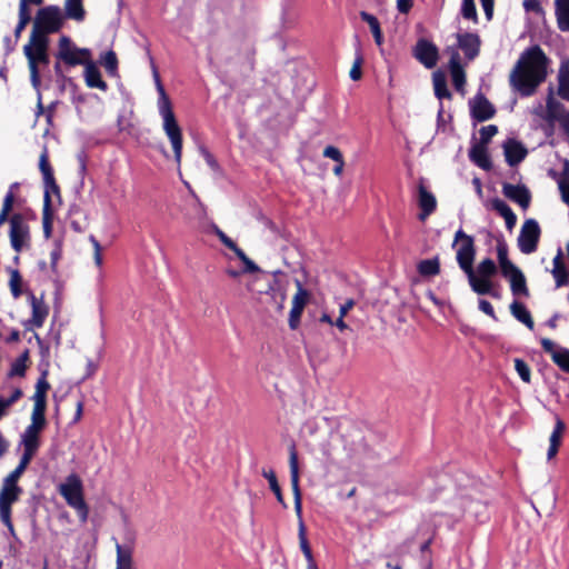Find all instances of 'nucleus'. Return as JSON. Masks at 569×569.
<instances>
[{
	"label": "nucleus",
	"mask_w": 569,
	"mask_h": 569,
	"mask_svg": "<svg viewBox=\"0 0 569 569\" xmlns=\"http://www.w3.org/2000/svg\"><path fill=\"white\" fill-rule=\"evenodd\" d=\"M49 40L29 39V42L23 47V53L26 58L29 60V56L34 60L36 66L38 63L47 64L49 63V54L48 50Z\"/></svg>",
	"instance_id": "obj_14"
},
{
	"label": "nucleus",
	"mask_w": 569,
	"mask_h": 569,
	"mask_svg": "<svg viewBox=\"0 0 569 569\" xmlns=\"http://www.w3.org/2000/svg\"><path fill=\"white\" fill-rule=\"evenodd\" d=\"M8 271L10 272L9 286H10L11 293L14 298H19L22 293L21 286H20V282H21L20 272L18 269H11V268H8Z\"/></svg>",
	"instance_id": "obj_48"
},
{
	"label": "nucleus",
	"mask_w": 569,
	"mask_h": 569,
	"mask_svg": "<svg viewBox=\"0 0 569 569\" xmlns=\"http://www.w3.org/2000/svg\"><path fill=\"white\" fill-rule=\"evenodd\" d=\"M508 280L510 282L511 293L515 297H529V289L523 272H519V274L513 276Z\"/></svg>",
	"instance_id": "obj_35"
},
{
	"label": "nucleus",
	"mask_w": 569,
	"mask_h": 569,
	"mask_svg": "<svg viewBox=\"0 0 569 569\" xmlns=\"http://www.w3.org/2000/svg\"><path fill=\"white\" fill-rule=\"evenodd\" d=\"M468 104L473 122H485L496 114V108L481 92L471 98Z\"/></svg>",
	"instance_id": "obj_9"
},
{
	"label": "nucleus",
	"mask_w": 569,
	"mask_h": 569,
	"mask_svg": "<svg viewBox=\"0 0 569 569\" xmlns=\"http://www.w3.org/2000/svg\"><path fill=\"white\" fill-rule=\"evenodd\" d=\"M497 258L499 266H501L505 262H508L510 259L508 258V244L505 240V237L502 233H500L497 238Z\"/></svg>",
	"instance_id": "obj_51"
},
{
	"label": "nucleus",
	"mask_w": 569,
	"mask_h": 569,
	"mask_svg": "<svg viewBox=\"0 0 569 569\" xmlns=\"http://www.w3.org/2000/svg\"><path fill=\"white\" fill-rule=\"evenodd\" d=\"M59 492L67 503L78 511L81 519L86 520L88 517V506L83 498L81 479L76 473L69 475L66 481L60 485Z\"/></svg>",
	"instance_id": "obj_3"
},
{
	"label": "nucleus",
	"mask_w": 569,
	"mask_h": 569,
	"mask_svg": "<svg viewBox=\"0 0 569 569\" xmlns=\"http://www.w3.org/2000/svg\"><path fill=\"white\" fill-rule=\"evenodd\" d=\"M21 493L22 488L18 485V481L4 478L0 491V503L13 505L19 500Z\"/></svg>",
	"instance_id": "obj_22"
},
{
	"label": "nucleus",
	"mask_w": 569,
	"mask_h": 569,
	"mask_svg": "<svg viewBox=\"0 0 569 569\" xmlns=\"http://www.w3.org/2000/svg\"><path fill=\"white\" fill-rule=\"evenodd\" d=\"M478 308H479L480 311H482L483 313L489 316L491 319H493L495 321H498V317H497V315L495 312V309H493L492 305L488 300L479 299Z\"/></svg>",
	"instance_id": "obj_64"
},
{
	"label": "nucleus",
	"mask_w": 569,
	"mask_h": 569,
	"mask_svg": "<svg viewBox=\"0 0 569 569\" xmlns=\"http://www.w3.org/2000/svg\"><path fill=\"white\" fill-rule=\"evenodd\" d=\"M200 154L203 157L208 167L214 172H221V167L214 156L203 146L199 148Z\"/></svg>",
	"instance_id": "obj_55"
},
{
	"label": "nucleus",
	"mask_w": 569,
	"mask_h": 569,
	"mask_svg": "<svg viewBox=\"0 0 569 569\" xmlns=\"http://www.w3.org/2000/svg\"><path fill=\"white\" fill-rule=\"evenodd\" d=\"M116 569H133V547L132 543L116 542Z\"/></svg>",
	"instance_id": "obj_23"
},
{
	"label": "nucleus",
	"mask_w": 569,
	"mask_h": 569,
	"mask_svg": "<svg viewBox=\"0 0 569 569\" xmlns=\"http://www.w3.org/2000/svg\"><path fill=\"white\" fill-rule=\"evenodd\" d=\"M262 476L268 480L269 482V487L271 489V491L274 493L278 502L283 507V508H287V503L283 499V496H282V492H281V488L278 483V480H277V477H276V473L272 469H269V470H266L263 469L262 470Z\"/></svg>",
	"instance_id": "obj_37"
},
{
	"label": "nucleus",
	"mask_w": 569,
	"mask_h": 569,
	"mask_svg": "<svg viewBox=\"0 0 569 569\" xmlns=\"http://www.w3.org/2000/svg\"><path fill=\"white\" fill-rule=\"evenodd\" d=\"M418 272L422 277H432L440 272L439 258L421 260L417 266Z\"/></svg>",
	"instance_id": "obj_36"
},
{
	"label": "nucleus",
	"mask_w": 569,
	"mask_h": 569,
	"mask_svg": "<svg viewBox=\"0 0 569 569\" xmlns=\"http://www.w3.org/2000/svg\"><path fill=\"white\" fill-rule=\"evenodd\" d=\"M510 312L519 322L523 323L528 329H533L535 322L532 320L531 313L522 302L513 300L510 305Z\"/></svg>",
	"instance_id": "obj_28"
},
{
	"label": "nucleus",
	"mask_w": 569,
	"mask_h": 569,
	"mask_svg": "<svg viewBox=\"0 0 569 569\" xmlns=\"http://www.w3.org/2000/svg\"><path fill=\"white\" fill-rule=\"evenodd\" d=\"M31 14L29 10H24V6L22 8H19V21L14 28V39L16 41L19 40L21 32L26 28V26L30 22Z\"/></svg>",
	"instance_id": "obj_49"
},
{
	"label": "nucleus",
	"mask_w": 569,
	"mask_h": 569,
	"mask_svg": "<svg viewBox=\"0 0 569 569\" xmlns=\"http://www.w3.org/2000/svg\"><path fill=\"white\" fill-rule=\"evenodd\" d=\"M548 58L538 44L527 48L510 74V84L522 97L531 96L547 76Z\"/></svg>",
	"instance_id": "obj_1"
},
{
	"label": "nucleus",
	"mask_w": 569,
	"mask_h": 569,
	"mask_svg": "<svg viewBox=\"0 0 569 569\" xmlns=\"http://www.w3.org/2000/svg\"><path fill=\"white\" fill-rule=\"evenodd\" d=\"M551 273L555 278L556 288L565 287L569 284V270L563 268L552 269Z\"/></svg>",
	"instance_id": "obj_54"
},
{
	"label": "nucleus",
	"mask_w": 569,
	"mask_h": 569,
	"mask_svg": "<svg viewBox=\"0 0 569 569\" xmlns=\"http://www.w3.org/2000/svg\"><path fill=\"white\" fill-rule=\"evenodd\" d=\"M46 409L47 405L44 403H34L32 417H31V425L29 427H34V429H38L41 431V429L46 426Z\"/></svg>",
	"instance_id": "obj_41"
},
{
	"label": "nucleus",
	"mask_w": 569,
	"mask_h": 569,
	"mask_svg": "<svg viewBox=\"0 0 569 569\" xmlns=\"http://www.w3.org/2000/svg\"><path fill=\"white\" fill-rule=\"evenodd\" d=\"M83 77L89 88H97L102 91L108 90L107 82L102 80L100 70L91 59L84 64Z\"/></svg>",
	"instance_id": "obj_21"
},
{
	"label": "nucleus",
	"mask_w": 569,
	"mask_h": 569,
	"mask_svg": "<svg viewBox=\"0 0 569 569\" xmlns=\"http://www.w3.org/2000/svg\"><path fill=\"white\" fill-rule=\"evenodd\" d=\"M559 88L558 94L569 101V67L567 64H562L559 69Z\"/></svg>",
	"instance_id": "obj_38"
},
{
	"label": "nucleus",
	"mask_w": 569,
	"mask_h": 569,
	"mask_svg": "<svg viewBox=\"0 0 569 569\" xmlns=\"http://www.w3.org/2000/svg\"><path fill=\"white\" fill-rule=\"evenodd\" d=\"M360 18L362 21L368 23V26L372 32V36L375 38V42L378 46H381L382 41H383V37H382L380 22H379L378 18L367 11H361Z\"/></svg>",
	"instance_id": "obj_34"
},
{
	"label": "nucleus",
	"mask_w": 569,
	"mask_h": 569,
	"mask_svg": "<svg viewBox=\"0 0 569 569\" xmlns=\"http://www.w3.org/2000/svg\"><path fill=\"white\" fill-rule=\"evenodd\" d=\"M491 206L492 209L496 210L503 219L515 213L509 204L500 198H493L491 200Z\"/></svg>",
	"instance_id": "obj_53"
},
{
	"label": "nucleus",
	"mask_w": 569,
	"mask_h": 569,
	"mask_svg": "<svg viewBox=\"0 0 569 569\" xmlns=\"http://www.w3.org/2000/svg\"><path fill=\"white\" fill-rule=\"evenodd\" d=\"M499 267H500L502 277H505L506 279H510L513 276L519 274V272H522L511 260L502 263Z\"/></svg>",
	"instance_id": "obj_61"
},
{
	"label": "nucleus",
	"mask_w": 569,
	"mask_h": 569,
	"mask_svg": "<svg viewBox=\"0 0 569 569\" xmlns=\"http://www.w3.org/2000/svg\"><path fill=\"white\" fill-rule=\"evenodd\" d=\"M150 62H151V68H152V77H153L156 89H157V92L159 96L158 103H157L158 108L170 106L171 104L170 98L168 97V94L166 92V89L160 79L159 71H158V69L154 64L153 58L151 56H150Z\"/></svg>",
	"instance_id": "obj_32"
},
{
	"label": "nucleus",
	"mask_w": 569,
	"mask_h": 569,
	"mask_svg": "<svg viewBox=\"0 0 569 569\" xmlns=\"http://www.w3.org/2000/svg\"><path fill=\"white\" fill-rule=\"evenodd\" d=\"M28 297L32 308V318L24 321L23 326L27 330L32 329V327L40 328L46 321L49 309L42 300L37 299L33 292H29Z\"/></svg>",
	"instance_id": "obj_16"
},
{
	"label": "nucleus",
	"mask_w": 569,
	"mask_h": 569,
	"mask_svg": "<svg viewBox=\"0 0 569 569\" xmlns=\"http://www.w3.org/2000/svg\"><path fill=\"white\" fill-rule=\"evenodd\" d=\"M322 154L325 158H329L335 162H340L341 160H343L341 151L335 146H327Z\"/></svg>",
	"instance_id": "obj_63"
},
{
	"label": "nucleus",
	"mask_w": 569,
	"mask_h": 569,
	"mask_svg": "<svg viewBox=\"0 0 569 569\" xmlns=\"http://www.w3.org/2000/svg\"><path fill=\"white\" fill-rule=\"evenodd\" d=\"M461 16L465 19L472 20L473 22H478V14H477L475 0H462Z\"/></svg>",
	"instance_id": "obj_50"
},
{
	"label": "nucleus",
	"mask_w": 569,
	"mask_h": 569,
	"mask_svg": "<svg viewBox=\"0 0 569 569\" xmlns=\"http://www.w3.org/2000/svg\"><path fill=\"white\" fill-rule=\"evenodd\" d=\"M32 458H33L32 455L22 452V456L20 458L18 466L6 478H11V480L18 481L19 478L24 472V470L27 469V467L30 463Z\"/></svg>",
	"instance_id": "obj_44"
},
{
	"label": "nucleus",
	"mask_w": 569,
	"mask_h": 569,
	"mask_svg": "<svg viewBox=\"0 0 569 569\" xmlns=\"http://www.w3.org/2000/svg\"><path fill=\"white\" fill-rule=\"evenodd\" d=\"M502 192L508 199L518 203L525 210L530 206L531 193L525 184H511L506 182L502 186Z\"/></svg>",
	"instance_id": "obj_15"
},
{
	"label": "nucleus",
	"mask_w": 569,
	"mask_h": 569,
	"mask_svg": "<svg viewBox=\"0 0 569 569\" xmlns=\"http://www.w3.org/2000/svg\"><path fill=\"white\" fill-rule=\"evenodd\" d=\"M29 70H30V81L32 87L37 90L38 94L40 93V76H39V69L36 66L34 60L29 56Z\"/></svg>",
	"instance_id": "obj_58"
},
{
	"label": "nucleus",
	"mask_w": 569,
	"mask_h": 569,
	"mask_svg": "<svg viewBox=\"0 0 569 569\" xmlns=\"http://www.w3.org/2000/svg\"><path fill=\"white\" fill-rule=\"evenodd\" d=\"M39 169L43 177V182L53 183V170L48 161L47 151H44L39 160Z\"/></svg>",
	"instance_id": "obj_47"
},
{
	"label": "nucleus",
	"mask_w": 569,
	"mask_h": 569,
	"mask_svg": "<svg viewBox=\"0 0 569 569\" xmlns=\"http://www.w3.org/2000/svg\"><path fill=\"white\" fill-rule=\"evenodd\" d=\"M289 467H290V480L295 500V510L299 518V522L302 520V502H301V491L299 487V466H298V455L295 445L290 448V457H289Z\"/></svg>",
	"instance_id": "obj_10"
},
{
	"label": "nucleus",
	"mask_w": 569,
	"mask_h": 569,
	"mask_svg": "<svg viewBox=\"0 0 569 569\" xmlns=\"http://www.w3.org/2000/svg\"><path fill=\"white\" fill-rule=\"evenodd\" d=\"M27 370V365L21 363L17 359L11 363L10 370L8 372V376L10 378L12 377H24Z\"/></svg>",
	"instance_id": "obj_62"
},
{
	"label": "nucleus",
	"mask_w": 569,
	"mask_h": 569,
	"mask_svg": "<svg viewBox=\"0 0 569 569\" xmlns=\"http://www.w3.org/2000/svg\"><path fill=\"white\" fill-rule=\"evenodd\" d=\"M566 429V425L562 421L560 417H556V423L553 427V430L549 438V448L547 451V459L551 460L558 452L560 443H561V437Z\"/></svg>",
	"instance_id": "obj_26"
},
{
	"label": "nucleus",
	"mask_w": 569,
	"mask_h": 569,
	"mask_svg": "<svg viewBox=\"0 0 569 569\" xmlns=\"http://www.w3.org/2000/svg\"><path fill=\"white\" fill-rule=\"evenodd\" d=\"M10 222V244L11 248L17 252H21L24 247L30 246L31 234L30 227L24 221L23 216L21 213H13L9 218Z\"/></svg>",
	"instance_id": "obj_6"
},
{
	"label": "nucleus",
	"mask_w": 569,
	"mask_h": 569,
	"mask_svg": "<svg viewBox=\"0 0 569 569\" xmlns=\"http://www.w3.org/2000/svg\"><path fill=\"white\" fill-rule=\"evenodd\" d=\"M541 229L538 221L533 218L527 219L519 232L517 244L521 253H533L539 243Z\"/></svg>",
	"instance_id": "obj_7"
},
{
	"label": "nucleus",
	"mask_w": 569,
	"mask_h": 569,
	"mask_svg": "<svg viewBox=\"0 0 569 569\" xmlns=\"http://www.w3.org/2000/svg\"><path fill=\"white\" fill-rule=\"evenodd\" d=\"M419 207L421 210L419 213L420 220H425L427 217H429L437 207L436 197L423 186L419 187Z\"/></svg>",
	"instance_id": "obj_25"
},
{
	"label": "nucleus",
	"mask_w": 569,
	"mask_h": 569,
	"mask_svg": "<svg viewBox=\"0 0 569 569\" xmlns=\"http://www.w3.org/2000/svg\"><path fill=\"white\" fill-rule=\"evenodd\" d=\"M435 96L441 101L442 99H451L452 94L447 86L446 74L438 70L432 74Z\"/></svg>",
	"instance_id": "obj_31"
},
{
	"label": "nucleus",
	"mask_w": 569,
	"mask_h": 569,
	"mask_svg": "<svg viewBox=\"0 0 569 569\" xmlns=\"http://www.w3.org/2000/svg\"><path fill=\"white\" fill-rule=\"evenodd\" d=\"M466 276L473 292L482 296L491 292V287L493 284L489 279L478 278L475 271Z\"/></svg>",
	"instance_id": "obj_33"
},
{
	"label": "nucleus",
	"mask_w": 569,
	"mask_h": 569,
	"mask_svg": "<svg viewBox=\"0 0 569 569\" xmlns=\"http://www.w3.org/2000/svg\"><path fill=\"white\" fill-rule=\"evenodd\" d=\"M62 13L64 19L83 22L87 14L83 0H66Z\"/></svg>",
	"instance_id": "obj_27"
},
{
	"label": "nucleus",
	"mask_w": 569,
	"mask_h": 569,
	"mask_svg": "<svg viewBox=\"0 0 569 569\" xmlns=\"http://www.w3.org/2000/svg\"><path fill=\"white\" fill-rule=\"evenodd\" d=\"M42 228L43 236L46 239H49L52 233V212H51V199L47 196L46 204L43 206L42 211Z\"/></svg>",
	"instance_id": "obj_42"
},
{
	"label": "nucleus",
	"mask_w": 569,
	"mask_h": 569,
	"mask_svg": "<svg viewBox=\"0 0 569 569\" xmlns=\"http://www.w3.org/2000/svg\"><path fill=\"white\" fill-rule=\"evenodd\" d=\"M555 13L557 18L558 28L563 31H569V0H555Z\"/></svg>",
	"instance_id": "obj_29"
},
{
	"label": "nucleus",
	"mask_w": 569,
	"mask_h": 569,
	"mask_svg": "<svg viewBox=\"0 0 569 569\" xmlns=\"http://www.w3.org/2000/svg\"><path fill=\"white\" fill-rule=\"evenodd\" d=\"M158 111L163 121V131L172 146L174 161L177 166L180 167L182 157V131L176 119L172 104L158 108Z\"/></svg>",
	"instance_id": "obj_4"
},
{
	"label": "nucleus",
	"mask_w": 569,
	"mask_h": 569,
	"mask_svg": "<svg viewBox=\"0 0 569 569\" xmlns=\"http://www.w3.org/2000/svg\"><path fill=\"white\" fill-rule=\"evenodd\" d=\"M298 537H299L300 549H301L307 562L316 561L313 558V555H312V550H311L310 545L307 539L306 526H305L303 521H300Z\"/></svg>",
	"instance_id": "obj_43"
},
{
	"label": "nucleus",
	"mask_w": 569,
	"mask_h": 569,
	"mask_svg": "<svg viewBox=\"0 0 569 569\" xmlns=\"http://www.w3.org/2000/svg\"><path fill=\"white\" fill-rule=\"evenodd\" d=\"M203 231L214 233L219 240L229 249L236 243L214 222H209L206 227H203Z\"/></svg>",
	"instance_id": "obj_45"
},
{
	"label": "nucleus",
	"mask_w": 569,
	"mask_h": 569,
	"mask_svg": "<svg viewBox=\"0 0 569 569\" xmlns=\"http://www.w3.org/2000/svg\"><path fill=\"white\" fill-rule=\"evenodd\" d=\"M491 206L492 209L496 210L503 219L515 213L509 204L500 198H493L491 200Z\"/></svg>",
	"instance_id": "obj_52"
},
{
	"label": "nucleus",
	"mask_w": 569,
	"mask_h": 569,
	"mask_svg": "<svg viewBox=\"0 0 569 569\" xmlns=\"http://www.w3.org/2000/svg\"><path fill=\"white\" fill-rule=\"evenodd\" d=\"M29 70H30V81L32 87L37 90L38 94L40 93V76H39V69L36 66L34 60L29 56Z\"/></svg>",
	"instance_id": "obj_57"
},
{
	"label": "nucleus",
	"mask_w": 569,
	"mask_h": 569,
	"mask_svg": "<svg viewBox=\"0 0 569 569\" xmlns=\"http://www.w3.org/2000/svg\"><path fill=\"white\" fill-rule=\"evenodd\" d=\"M563 104L555 99L552 87H549V93L547 97V116L546 118L550 121L558 120L561 122L563 117Z\"/></svg>",
	"instance_id": "obj_30"
},
{
	"label": "nucleus",
	"mask_w": 569,
	"mask_h": 569,
	"mask_svg": "<svg viewBox=\"0 0 569 569\" xmlns=\"http://www.w3.org/2000/svg\"><path fill=\"white\" fill-rule=\"evenodd\" d=\"M412 56L427 69L436 67L439 59L438 47L428 39H419L413 49Z\"/></svg>",
	"instance_id": "obj_8"
},
{
	"label": "nucleus",
	"mask_w": 569,
	"mask_h": 569,
	"mask_svg": "<svg viewBox=\"0 0 569 569\" xmlns=\"http://www.w3.org/2000/svg\"><path fill=\"white\" fill-rule=\"evenodd\" d=\"M476 256L475 240L469 239L468 242L461 243L457 250V262L460 269L466 273H470L473 270V261Z\"/></svg>",
	"instance_id": "obj_18"
},
{
	"label": "nucleus",
	"mask_w": 569,
	"mask_h": 569,
	"mask_svg": "<svg viewBox=\"0 0 569 569\" xmlns=\"http://www.w3.org/2000/svg\"><path fill=\"white\" fill-rule=\"evenodd\" d=\"M553 362L565 372H569V349L559 347L553 355Z\"/></svg>",
	"instance_id": "obj_46"
},
{
	"label": "nucleus",
	"mask_w": 569,
	"mask_h": 569,
	"mask_svg": "<svg viewBox=\"0 0 569 569\" xmlns=\"http://www.w3.org/2000/svg\"><path fill=\"white\" fill-rule=\"evenodd\" d=\"M498 272V268L491 258L483 259L477 267V277L489 279Z\"/></svg>",
	"instance_id": "obj_40"
},
{
	"label": "nucleus",
	"mask_w": 569,
	"mask_h": 569,
	"mask_svg": "<svg viewBox=\"0 0 569 569\" xmlns=\"http://www.w3.org/2000/svg\"><path fill=\"white\" fill-rule=\"evenodd\" d=\"M100 63L111 77L118 73V58L114 51L109 50L100 56Z\"/></svg>",
	"instance_id": "obj_39"
},
{
	"label": "nucleus",
	"mask_w": 569,
	"mask_h": 569,
	"mask_svg": "<svg viewBox=\"0 0 569 569\" xmlns=\"http://www.w3.org/2000/svg\"><path fill=\"white\" fill-rule=\"evenodd\" d=\"M40 430L34 427H27L21 435L20 445L23 446V452L34 456L40 447L39 440Z\"/></svg>",
	"instance_id": "obj_24"
},
{
	"label": "nucleus",
	"mask_w": 569,
	"mask_h": 569,
	"mask_svg": "<svg viewBox=\"0 0 569 569\" xmlns=\"http://www.w3.org/2000/svg\"><path fill=\"white\" fill-rule=\"evenodd\" d=\"M468 157L480 169L485 171L492 169V161L485 144L475 142L469 149Z\"/></svg>",
	"instance_id": "obj_19"
},
{
	"label": "nucleus",
	"mask_w": 569,
	"mask_h": 569,
	"mask_svg": "<svg viewBox=\"0 0 569 569\" xmlns=\"http://www.w3.org/2000/svg\"><path fill=\"white\" fill-rule=\"evenodd\" d=\"M506 162L510 167H516L525 160L528 154L523 143L515 138H508L502 143Z\"/></svg>",
	"instance_id": "obj_12"
},
{
	"label": "nucleus",
	"mask_w": 569,
	"mask_h": 569,
	"mask_svg": "<svg viewBox=\"0 0 569 569\" xmlns=\"http://www.w3.org/2000/svg\"><path fill=\"white\" fill-rule=\"evenodd\" d=\"M515 369L523 382H530V368L525 360L515 359Z\"/></svg>",
	"instance_id": "obj_56"
},
{
	"label": "nucleus",
	"mask_w": 569,
	"mask_h": 569,
	"mask_svg": "<svg viewBox=\"0 0 569 569\" xmlns=\"http://www.w3.org/2000/svg\"><path fill=\"white\" fill-rule=\"evenodd\" d=\"M480 141L478 143H482L487 146L493 136L498 132V127L496 124H488L480 129Z\"/></svg>",
	"instance_id": "obj_59"
},
{
	"label": "nucleus",
	"mask_w": 569,
	"mask_h": 569,
	"mask_svg": "<svg viewBox=\"0 0 569 569\" xmlns=\"http://www.w3.org/2000/svg\"><path fill=\"white\" fill-rule=\"evenodd\" d=\"M450 53L449 70L452 79V83L458 91L463 90L466 83V73L460 62V56L456 48H448Z\"/></svg>",
	"instance_id": "obj_17"
},
{
	"label": "nucleus",
	"mask_w": 569,
	"mask_h": 569,
	"mask_svg": "<svg viewBox=\"0 0 569 569\" xmlns=\"http://www.w3.org/2000/svg\"><path fill=\"white\" fill-rule=\"evenodd\" d=\"M298 291L293 297L292 307L289 313V328L296 330L300 325L302 311L307 305L308 291L297 281Z\"/></svg>",
	"instance_id": "obj_13"
},
{
	"label": "nucleus",
	"mask_w": 569,
	"mask_h": 569,
	"mask_svg": "<svg viewBox=\"0 0 569 569\" xmlns=\"http://www.w3.org/2000/svg\"><path fill=\"white\" fill-rule=\"evenodd\" d=\"M457 38V50L463 51L466 58L469 61L475 60L480 53L481 40L478 33L475 32H458Z\"/></svg>",
	"instance_id": "obj_11"
},
{
	"label": "nucleus",
	"mask_w": 569,
	"mask_h": 569,
	"mask_svg": "<svg viewBox=\"0 0 569 569\" xmlns=\"http://www.w3.org/2000/svg\"><path fill=\"white\" fill-rule=\"evenodd\" d=\"M48 362L41 361L39 363L40 377L36 383V392L32 397L34 403L47 405V391L50 389V383L47 380L48 377Z\"/></svg>",
	"instance_id": "obj_20"
},
{
	"label": "nucleus",
	"mask_w": 569,
	"mask_h": 569,
	"mask_svg": "<svg viewBox=\"0 0 569 569\" xmlns=\"http://www.w3.org/2000/svg\"><path fill=\"white\" fill-rule=\"evenodd\" d=\"M362 61H363L362 54H361V52L358 50V51H357V54H356L355 62H353V64H352V68H351V70H350V73H349V76H350L351 80H353V81H358V80L361 78V76H362V73H361V64H362Z\"/></svg>",
	"instance_id": "obj_60"
},
{
	"label": "nucleus",
	"mask_w": 569,
	"mask_h": 569,
	"mask_svg": "<svg viewBox=\"0 0 569 569\" xmlns=\"http://www.w3.org/2000/svg\"><path fill=\"white\" fill-rule=\"evenodd\" d=\"M64 22L62 10L57 4L40 8L34 17L31 40H49L48 34L59 32Z\"/></svg>",
	"instance_id": "obj_2"
},
{
	"label": "nucleus",
	"mask_w": 569,
	"mask_h": 569,
	"mask_svg": "<svg viewBox=\"0 0 569 569\" xmlns=\"http://www.w3.org/2000/svg\"><path fill=\"white\" fill-rule=\"evenodd\" d=\"M56 57L68 67L84 66L91 59V50L78 48L68 36H62Z\"/></svg>",
	"instance_id": "obj_5"
}]
</instances>
